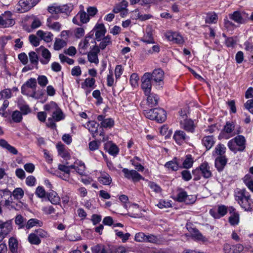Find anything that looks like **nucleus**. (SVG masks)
Instances as JSON below:
<instances>
[{
  "instance_id": "1",
  "label": "nucleus",
  "mask_w": 253,
  "mask_h": 253,
  "mask_svg": "<svg viewBox=\"0 0 253 253\" xmlns=\"http://www.w3.org/2000/svg\"><path fill=\"white\" fill-rule=\"evenodd\" d=\"M246 140L242 135H238L234 138L230 140L227 144L229 149L236 153L237 152H243L246 148Z\"/></svg>"
},
{
  "instance_id": "2",
  "label": "nucleus",
  "mask_w": 253,
  "mask_h": 253,
  "mask_svg": "<svg viewBox=\"0 0 253 253\" xmlns=\"http://www.w3.org/2000/svg\"><path fill=\"white\" fill-rule=\"evenodd\" d=\"M144 114L147 118L152 120H156L159 123L164 122L167 118L166 111L162 108H155L145 110Z\"/></svg>"
},
{
  "instance_id": "3",
  "label": "nucleus",
  "mask_w": 253,
  "mask_h": 253,
  "mask_svg": "<svg viewBox=\"0 0 253 253\" xmlns=\"http://www.w3.org/2000/svg\"><path fill=\"white\" fill-rule=\"evenodd\" d=\"M73 5L71 3L61 5H57L56 4H53L48 7L47 10L52 15H58L59 13H62L68 16L73 10Z\"/></svg>"
},
{
  "instance_id": "4",
  "label": "nucleus",
  "mask_w": 253,
  "mask_h": 253,
  "mask_svg": "<svg viewBox=\"0 0 253 253\" xmlns=\"http://www.w3.org/2000/svg\"><path fill=\"white\" fill-rule=\"evenodd\" d=\"M151 75L150 73H145L141 78V87L143 90L145 95L150 94L151 92Z\"/></svg>"
},
{
  "instance_id": "5",
  "label": "nucleus",
  "mask_w": 253,
  "mask_h": 253,
  "mask_svg": "<svg viewBox=\"0 0 253 253\" xmlns=\"http://www.w3.org/2000/svg\"><path fill=\"white\" fill-rule=\"evenodd\" d=\"M11 220L3 222L0 220V242L11 232L12 227Z\"/></svg>"
},
{
  "instance_id": "6",
  "label": "nucleus",
  "mask_w": 253,
  "mask_h": 253,
  "mask_svg": "<svg viewBox=\"0 0 253 253\" xmlns=\"http://www.w3.org/2000/svg\"><path fill=\"white\" fill-rule=\"evenodd\" d=\"M39 1V0H20L18 1V5L21 9L18 8L17 10L20 13L27 11L35 6Z\"/></svg>"
},
{
  "instance_id": "7",
  "label": "nucleus",
  "mask_w": 253,
  "mask_h": 253,
  "mask_svg": "<svg viewBox=\"0 0 253 253\" xmlns=\"http://www.w3.org/2000/svg\"><path fill=\"white\" fill-rule=\"evenodd\" d=\"M201 172L203 176L205 178H209L211 176V172L210 170V168L209 164L207 162L202 163L199 168L193 170L192 173L195 174L196 172Z\"/></svg>"
},
{
  "instance_id": "8",
  "label": "nucleus",
  "mask_w": 253,
  "mask_h": 253,
  "mask_svg": "<svg viewBox=\"0 0 253 253\" xmlns=\"http://www.w3.org/2000/svg\"><path fill=\"white\" fill-rule=\"evenodd\" d=\"M175 200L179 202H185L186 204H192L195 202L196 198L193 195H188L187 192L182 190L178 193Z\"/></svg>"
},
{
  "instance_id": "9",
  "label": "nucleus",
  "mask_w": 253,
  "mask_h": 253,
  "mask_svg": "<svg viewBox=\"0 0 253 253\" xmlns=\"http://www.w3.org/2000/svg\"><path fill=\"white\" fill-rule=\"evenodd\" d=\"M173 139L177 144L181 145L189 139V136L183 130H177L173 134Z\"/></svg>"
},
{
  "instance_id": "10",
  "label": "nucleus",
  "mask_w": 253,
  "mask_h": 253,
  "mask_svg": "<svg viewBox=\"0 0 253 253\" xmlns=\"http://www.w3.org/2000/svg\"><path fill=\"white\" fill-rule=\"evenodd\" d=\"M123 172L126 178L131 179L133 182H137L141 179H144V178L135 170H129L127 169L124 168L122 169Z\"/></svg>"
},
{
  "instance_id": "11",
  "label": "nucleus",
  "mask_w": 253,
  "mask_h": 253,
  "mask_svg": "<svg viewBox=\"0 0 253 253\" xmlns=\"http://www.w3.org/2000/svg\"><path fill=\"white\" fill-rule=\"evenodd\" d=\"M11 12L6 11L2 16H0V25L3 27H8L13 25L15 22L11 18Z\"/></svg>"
},
{
  "instance_id": "12",
  "label": "nucleus",
  "mask_w": 253,
  "mask_h": 253,
  "mask_svg": "<svg viewBox=\"0 0 253 253\" xmlns=\"http://www.w3.org/2000/svg\"><path fill=\"white\" fill-rule=\"evenodd\" d=\"M181 128L188 132L193 133L195 131V126L194 122L190 119L181 120L179 122Z\"/></svg>"
},
{
  "instance_id": "13",
  "label": "nucleus",
  "mask_w": 253,
  "mask_h": 253,
  "mask_svg": "<svg viewBox=\"0 0 253 253\" xmlns=\"http://www.w3.org/2000/svg\"><path fill=\"white\" fill-rule=\"evenodd\" d=\"M235 128V123L233 121H228L226 122L224 126L223 132L227 134L232 133L231 136H234L236 134H239L241 133L240 128H239L236 131H234Z\"/></svg>"
},
{
  "instance_id": "14",
  "label": "nucleus",
  "mask_w": 253,
  "mask_h": 253,
  "mask_svg": "<svg viewBox=\"0 0 253 253\" xmlns=\"http://www.w3.org/2000/svg\"><path fill=\"white\" fill-rule=\"evenodd\" d=\"M93 30L95 32V40L100 41L105 37L106 30L103 24H97Z\"/></svg>"
},
{
  "instance_id": "15",
  "label": "nucleus",
  "mask_w": 253,
  "mask_h": 253,
  "mask_svg": "<svg viewBox=\"0 0 253 253\" xmlns=\"http://www.w3.org/2000/svg\"><path fill=\"white\" fill-rule=\"evenodd\" d=\"M244 249L243 245L241 244L235 245L226 244L224 246V250L225 253H240L243 251Z\"/></svg>"
},
{
  "instance_id": "16",
  "label": "nucleus",
  "mask_w": 253,
  "mask_h": 253,
  "mask_svg": "<svg viewBox=\"0 0 253 253\" xmlns=\"http://www.w3.org/2000/svg\"><path fill=\"white\" fill-rule=\"evenodd\" d=\"M250 196L245 189H237L234 191L235 199L239 204Z\"/></svg>"
},
{
  "instance_id": "17",
  "label": "nucleus",
  "mask_w": 253,
  "mask_h": 253,
  "mask_svg": "<svg viewBox=\"0 0 253 253\" xmlns=\"http://www.w3.org/2000/svg\"><path fill=\"white\" fill-rule=\"evenodd\" d=\"M97 119L100 122V126L102 127L111 128L114 125V121L112 118L105 119V116L102 115H99Z\"/></svg>"
},
{
  "instance_id": "18",
  "label": "nucleus",
  "mask_w": 253,
  "mask_h": 253,
  "mask_svg": "<svg viewBox=\"0 0 253 253\" xmlns=\"http://www.w3.org/2000/svg\"><path fill=\"white\" fill-rule=\"evenodd\" d=\"M59 16L58 15H52L47 19V26L50 29L56 31H59L61 29V25L58 22H52L53 19H58Z\"/></svg>"
},
{
  "instance_id": "19",
  "label": "nucleus",
  "mask_w": 253,
  "mask_h": 253,
  "mask_svg": "<svg viewBox=\"0 0 253 253\" xmlns=\"http://www.w3.org/2000/svg\"><path fill=\"white\" fill-rule=\"evenodd\" d=\"M166 36L169 41L172 42L173 43L181 44L183 42L182 37L177 33L168 32L166 33Z\"/></svg>"
},
{
  "instance_id": "20",
  "label": "nucleus",
  "mask_w": 253,
  "mask_h": 253,
  "mask_svg": "<svg viewBox=\"0 0 253 253\" xmlns=\"http://www.w3.org/2000/svg\"><path fill=\"white\" fill-rule=\"evenodd\" d=\"M151 79L156 83H159L163 81L164 77V72L160 68L155 69L153 73L151 74Z\"/></svg>"
},
{
  "instance_id": "21",
  "label": "nucleus",
  "mask_w": 253,
  "mask_h": 253,
  "mask_svg": "<svg viewBox=\"0 0 253 253\" xmlns=\"http://www.w3.org/2000/svg\"><path fill=\"white\" fill-rule=\"evenodd\" d=\"M227 159L225 156H219L215 159V166L219 171H222L226 166Z\"/></svg>"
},
{
  "instance_id": "22",
  "label": "nucleus",
  "mask_w": 253,
  "mask_h": 253,
  "mask_svg": "<svg viewBox=\"0 0 253 253\" xmlns=\"http://www.w3.org/2000/svg\"><path fill=\"white\" fill-rule=\"evenodd\" d=\"M239 205L246 211H253V201L251 199V196L241 202Z\"/></svg>"
},
{
  "instance_id": "23",
  "label": "nucleus",
  "mask_w": 253,
  "mask_h": 253,
  "mask_svg": "<svg viewBox=\"0 0 253 253\" xmlns=\"http://www.w3.org/2000/svg\"><path fill=\"white\" fill-rule=\"evenodd\" d=\"M147 96V103L148 105L152 107L158 105L159 97L158 95L150 92V94L146 95Z\"/></svg>"
},
{
  "instance_id": "24",
  "label": "nucleus",
  "mask_w": 253,
  "mask_h": 253,
  "mask_svg": "<svg viewBox=\"0 0 253 253\" xmlns=\"http://www.w3.org/2000/svg\"><path fill=\"white\" fill-rule=\"evenodd\" d=\"M40 49L42 50V55L44 58L41 59L40 62L44 65L47 64L50 61L51 58V53L49 51L43 46H41Z\"/></svg>"
},
{
  "instance_id": "25",
  "label": "nucleus",
  "mask_w": 253,
  "mask_h": 253,
  "mask_svg": "<svg viewBox=\"0 0 253 253\" xmlns=\"http://www.w3.org/2000/svg\"><path fill=\"white\" fill-rule=\"evenodd\" d=\"M202 141V144L206 147L207 150L210 149L215 143L214 138L212 135H209L204 137Z\"/></svg>"
},
{
  "instance_id": "26",
  "label": "nucleus",
  "mask_w": 253,
  "mask_h": 253,
  "mask_svg": "<svg viewBox=\"0 0 253 253\" xmlns=\"http://www.w3.org/2000/svg\"><path fill=\"white\" fill-rule=\"evenodd\" d=\"M141 41L146 44L154 43L155 42L154 39L153 34L150 30H146V33L140 40Z\"/></svg>"
},
{
  "instance_id": "27",
  "label": "nucleus",
  "mask_w": 253,
  "mask_h": 253,
  "mask_svg": "<svg viewBox=\"0 0 253 253\" xmlns=\"http://www.w3.org/2000/svg\"><path fill=\"white\" fill-rule=\"evenodd\" d=\"M37 86V80L35 78H30L26 81L25 84L21 87V92L24 94L25 88L26 87L36 89Z\"/></svg>"
},
{
  "instance_id": "28",
  "label": "nucleus",
  "mask_w": 253,
  "mask_h": 253,
  "mask_svg": "<svg viewBox=\"0 0 253 253\" xmlns=\"http://www.w3.org/2000/svg\"><path fill=\"white\" fill-rule=\"evenodd\" d=\"M30 64L34 66L36 69H38V65L39 58L37 54L34 51H31L29 53Z\"/></svg>"
},
{
  "instance_id": "29",
  "label": "nucleus",
  "mask_w": 253,
  "mask_h": 253,
  "mask_svg": "<svg viewBox=\"0 0 253 253\" xmlns=\"http://www.w3.org/2000/svg\"><path fill=\"white\" fill-rule=\"evenodd\" d=\"M243 180L246 186L253 192V177L250 174H246Z\"/></svg>"
},
{
  "instance_id": "30",
  "label": "nucleus",
  "mask_w": 253,
  "mask_h": 253,
  "mask_svg": "<svg viewBox=\"0 0 253 253\" xmlns=\"http://www.w3.org/2000/svg\"><path fill=\"white\" fill-rule=\"evenodd\" d=\"M9 249L12 253H16L18 250V242L17 240L11 237L9 239L8 242Z\"/></svg>"
},
{
  "instance_id": "31",
  "label": "nucleus",
  "mask_w": 253,
  "mask_h": 253,
  "mask_svg": "<svg viewBox=\"0 0 253 253\" xmlns=\"http://www.w3.org/2000/svg\"><path fill=\"white\" fill-rule=\"evenodd\" d=\"M98 181L103 185H108L111 183L112 179L108 174L103 173L98 177Z\"/></svg>"
},
{
  "instance_id": "32",
  "label": "nucleus",
  "mask_w": 253,
  "mask_h": 253,
  "mask_svg": "<svg viewBox=\"0 0 253 253\" xmlns=\"http://www.w3.org/2000/svg\"><path fill=\"white\" fill-rule=\"evenodd\" d=\"M28 241L32 245H39L41 243V239L34 232L30 233L28 238Z\"/></svg>"
},
{
  "instance_id": "33",
  "label": "nucleus",
  "mask_w": 253,
  "mask_h": 253,
  "mask_svg": "<svg viewBox=\"0 0 253 253\" xmlns=\"http://www.w3.org/2000/svg\"><path fill=\"white\" fill-rule=\"evenodd\" d=\"M229 18L238 23H242L244 22V19L241 16V13L238 11L229 14Z\"/></svg>"
},
{
  "instance_id": "34",
  "label": "nucleus",
  "mask_w": 253,
  "mask_h": 253,
  "mask_svg": "<svg viewBox=\"0 0 253 253\" xmlns=\"http://www.w3.org/2000/svg\"><path fill=\"white\" fill-rule=\"evenodd\" d=\"M128 3L126 0H123L119 4H117L113 8V11L115 13H118L126 9Z\"/></svg>"
},
{
  "instance_id": "35",
  "label": "nucleus",
  "mask_w": 253,
  "mask_h": 253,
  "mask_svg": "<svg viewBox=\"0 0 253 253\" xmlns=\"http://www.w3.org/2000/svg\"><path fill=\"white\" fill-rule=\"evenodd\" d=\"M47 198L49 201L52 204L56 205L59 203L60 199L57 194L55 192H52L47 194Z\"/></svg>"
},
{
  "instance_id": "36",
  "label": "nucleus",
  "mask_w": 253,
  "mask_h": 253,
  "mask_svg": "<svg viewBox=\"0 0 253 253\" xmlns=\"http://www.w3.org/2000/svg\"><path fill=\"white\" fill-rule=\"evenodd\" d=\"M99 44V48L101 50L104 49L107 46L112 44V41L110 36H107L104 37L101 40Z\"/></svg>"
},
{
  "instance_id": "37",
  "label": "nucleus",
  "mask_w": 253,
  "mask_h": 253,
  "mask_svg": "<svg viewBox=\"0 0 253 253\" xmlns=\"http://www.w3.org/2000/svg\"><path fill=\"white\" fill-rule=\"evenodd\" d=\"M11 117L12 121L16 123L21 122L23 119L22 113L18 110L13 111L11 114Z\"/></svg>"
},
{
  "instance_id": "38",
  "label": "nucleus",
  "mask_w": 253,
  "mask_h": 253,
  "mask_svg": "<svg viewBox=\"0 0 253 253\" xmlns=\"http://www.w3.org/2000/svg\"><path fill=\"white\" fill-rule=\"evenodd\" d=\"M165 167L172 170L176 171L178 170L179 166L177 158H174L172 161L167 162L165 164Z\"/></svg>"
},
{
  "instance_id": "39",
  "label": "nucleus",
  "mask_w": 253,
  "mask_h": 253,
  "mask_svg": "<svg viewBox=\"0 0 253 253\" xmlns=\"http://www.w3.org/2000/svg\"><path fill=\"white\" fill-rule=\"evenodd\" d=\"M37 225L41 227L42 225V222L37 219L31 218L27 222L25 227L27 229H30Z\"/></svg>"
},
{
  "instance_id": "40",
  "label": "nucleus",
  "mask_w": 253,
  "mask_h": 253,
  "mask_svg": "<svg viewBox=\"0 0 253 253\" xmlns=\"http://www.w3.org/2000/svg\"><path fill=\"white\" fill-rule=\"evenodd\" d=\"M64 114L60 108H58L56 111L53 112V113H52V119L55 121H60L64 119Z\"/></svg>"
},
{
  "instance_id": "41",
  "label": "nucleus",
  "mask_w": 253,
  "mask_h": 253,
  "mask_svg": "<svg viewBox=\"0 0 253 253\" xmlns=\"http://www.w3.org/2000/svg\"><path fill=\"white\" fill-rule=\"evenodd\" d=\"M26 219L24 218L21 214L16 216L15 219V224L19 226V228H23L26 225Z\"/></svg>"
},
{
  "instance_id": "42",
  "label": "nucleus",
  "mask_w": 253,
  "mask_h": 253,
  "mask_svg": "<svg viewBox=\"0 0 253 253\" xmlns=\"http://www.w3.org/2000/svg\"><path fill=\"white\" fill-rule=\"evenodd\" d=\"M59 108L57 104L53 101H51L49 103L44 106V109L45 111L51 112L52 113H53V112L56 111Z\"/></svg>"
},
{
  "instance_id": "43",
  "label": "nucleus",
  "mask_w": 253,
  "mask_h": 253,
  "mask_svg": "<svg viewBox=\"0 0 253 253\" xmlns=\"http://www.w3.org/2000/svg\"><path fill=\"white\" fill-rule=\"evenodd\" d=\"M77 16H79L82 23H86L89 20L88 15L84 10H81L78 13Z\"/></svg>"
},
{
  "instance_id": "44",
  "label": "nucleus",
  "mask_w": 253,
  "mask_h": 253,
  "mask_svg": "<svg viewBox=\"0 0 253 253\" xmlns=\"http://www.w3.org/2000/svg\"><path fill=\"white\" fill-rule=\"evenodd\" d=\"M194 161L191 155H187L183 162V167L185 169H189L192 167Z\"/></svg>"
},
{
  "instance_id": "45",
  "label": "nucleus",
  "mask_w": 253,
  "mask_h": 253,
  "mask_svg": "<svg viewBox=\"0 0 253 253\" xmlns=\"http://www.w3.org/2000/svg\"><path fill=\"white\" fill-rule=\"evenodd\" d=\"M217 15L215 13H208L205 19L206 23H215L217 21Z\"/></svg>"
},
{
  "instance_id": "46",
  "label": "nucleus",
  "mask_w": 253,
  "mask_h": 253,
  "mask_svg": "<svg viewBox=\"0 0 253 253\" xmlns=\"http://www.w3.org/2000/svg\"><path fill=\"white\" fill-rule=\"evenodd\" d=\"M87 126L89 131L93 135L97 132L99 124L94 121H90L88 122Z\"/></svg>"
},
{
  "instance_id": "47",
  "label": "nucleus",
  "mask_w": 253,
  "mask_h": 253,
  "mask_svg": "<svg viewBox=\"0 0 253 253\" xmlns=\"http://www.w3.org/2000/svg\"><path fill=\"white\" fill-rule=\"evenodd\" d=\"M66 45V42L61 39H56L54 43V49L59 50Z\"/></svg>"
},
{
  "instance_id": "48",
  "label": "nucleus",
  "mask_w": 253,
  "mask_h": 253,
  "mask_svg": "<svg viewBox=\"0 0 253 253\" xmlns=\"http://www.w3.org/2000/svg\"><path fill=\"white\" fill-rule=\"evenodd\" d=\"M109 147L108 152L112 155H116L119 152L118 147L114 144L108 143L106 145V147Z\"/></svg>"
},
{
  "instance_id": "49",
  "label": "nucleus",
  "mask_w": 253,
  "mask_h": 253,
  "mask_svg": "<svg viewBox=\"0 0 253 253\" xmlns=\"http://www.w3.org/2000/svg\"><path fill=\"white\" fill-rule=\"evenodd\" d=\"M89 45L88 40L85 38V39L82 41L79 44V51L80 52L83 54L86 53L85 49Z\"/></svg>"
},
{
  "instance_id": "50",
  "label": "nucleus",
  "mask_w": 253,
  "mask_h": 253,
  "mask_svg": "<svg viewBox=\"0 0 253 253\" xmlns=\"http://www.w3.org/2000/svg\"><path fill=\"white\" fill-rule=\"evenodd\" d=\"M229 222L232 225H237L239 222V214L234 212L229 217Z\"/></svg>"
},
{
  "instance_id": "51",
  "label": "nucleus",
  "mask_w": 253,
  "mask_h": 253,
  "mask_svg": "<svg viewBox=\"0 0 253 253\" xmlns=\"http://www.w3.org/2000/svg\"><path fill=\"white\" fill-rule=\"evenodd\" d=\"M18 108L22 115H26L31 112V110L29 105L26 104H19Z\"/></svg>"
},
{
  "instance_id": "52",
  "label": "nucleus",
  "mask_w": 253,
  "mask_h": 253,
  "mask_svg": "<svg viewBox=\"0 0 253 253\" xmlns=\"http://www.w3.org/2000/svg\"><path fill=\"white\" fill-rule=\"evenodd\" d=\"M37 81L39 84L42 87H45L48 83L47 77L44 75L39 76Z\"/></svg>"
},
{
  "instance_id": "53",
  "label": "nucleus",
  "mask_w": 253,
  "mask_h": 253,
  "mask_svg": "<svg viewBox=\"0 0 253 253\" xmlns=\"http://www.w3.org/2000/svg\"><path fill=\"white\" fill-rule=\"evenodd\" d=\"M95 80L93 78H86L83 84H82V87L84 88V86L88 87L90 88H94V85L95 84Z\"/></svg>"
},
{
  "instance_id": "54",
  "label": "nucleus",
  "mask_w": 253,
  "mask_h": 253,
  "mask_svg": "<svg viewBox=\"0 0 253 253\" xmlns=\"http://www.w3.org/2000/svg\"><path fill=\"white\" fill-rule=\"evenodd\" d=\"M226 147L223 144H218L215 148V152L219 156H223V155L225 153Z\"/></svg>"
},
{
  "instance_id": "55",
  "label": "nucleus",
  "mask_w": 253,
  "mask_h": 253,
  "mask_svg": "<svg viewBox=\"0 0 253 253\" xmlns=\"http://www.w3.org/2000/svg\"><path fill=\"white\" fill-rule=\"evenodd\" d=\"M139 80V77L137 75V74L135 73H133L130 77V83L132 86L135 87L136 86H138V82Z\"/></svg>"
},
{
  "instance_id": "56",
  "label": "nucleus",
  "mask_w": 253,
  "mask_h": 253,
  "mask_svg": "<svg viewBox=\"0 0 253 253\" xmlns=\"http://www.w3.org/2000/svg\"><path fill=\"white\" fill-rule=\"evenodd\" d=\"M13 196L16 199H20L24 196V191L21 188H16L12 193Z\"/></svg>"
},
{
  "instance_id": "57",
  "label": "nucleus",
  "mask_w": 253,
  "mask_h": 253,
  "mask_svg": "<svg viewBox=\"0 0 253 253\" xmlns=\"http://www.w3.org/2000/svg\"><path fill=\"white\" fill-rule=\"evenodd\" d=\"M34 232L39 238H46L49 236L48 233L46 231L41 228L36 230Z\"/></svg>"
},
{
  "instance_id": "58",
  "label": "nucleus",
  "mask_w": 253,
  "mask_h": 253,
  "mask_svg": "<svg viewBox=\"0 0 253 253\" xmlns=\"http://www.w3.org/2000/svg\"><path fill=\"white\" fill-rule=\"evenodd\" d=\"M11 96V91L10 89H5L0 92V99L9 98Z\"/></svg>"
},
{
  "instance_id": "59",
  "label": "nucleus",
  "mask_w": 253,
  "mask_h": 253,
  "mask_svg": "<svg viewBox=\"0 0 253 253\" xmlns=\"http://www.w3.org/2000/svg\"><path fill=\"white\" fill-rule=\"evenodd\" d=\"M29 40L30 43L34 46H37L40 44V39L34 35H30Z\"/></svg>"
},
{
  "instance_id": "60",
  "label": "nucleus",
  "mask_w": 253,
  "mask_h": 253,
  "mask_svg": "<svg viewBox=\"0 0 253 253\" xmlns=\"http://www.w3.org/2000/svg\"><path fill=\"white\" fill-rule=\"evenodd\" d=\"M88 60L91 63H97L98 62V59L97 55L96 53L89 52L87 55Z\"/></svg>"
},
{
  "instance_id": "61",
  "label": "nucleus",
  "mask_w": 253,
  "mask_h": 253,
  "mask_svg": "<svg viewBox=\"0 0 253 253\" xmlns=\"http://www.w3.org/2000/svg\"><path fill=\"white\" fill-rule=\"evenodd\" d=\"M58 169L61 171L64 172L67 174V178L69 177L70 173V167L65 165L59 164L58 166Z\"/></svg>"
},
{
  "instance_id": "62",
  "label": "nucleus",
  "mask_w": 253,
  "mask_h": 253,
  "mask_svg": "<svg viewBox=\"0 0 253 253\" xmlns=\"http://www.w3.org/2000/svg\"><path fill=\"white\" fill-rule=\"evenodd\" d=\"M192 236L196 240L199 241H202L204 242L206 240V238L198 230H194V233L192 235Z\"/></svg>"
},
{
  "instance_id": "63",
  "label": "nucleus",
  "mask_w": 253,
  "mask_h": 253,
  "mask_svg": "<svg viewBox=\"0 0 253 253\" xmlns=\"http://www.w3.org/2000/svg\"><path fill=\"white\" fill-rule=\"evenodd\" d=\"M36 194L39 198H43L45 197L46 193L42 187L38 186L36 189Z\"/></svg>"
},
{
  "instance_id": "64",
  "label": "nucleus",
  "mask_w": 253,
  "mask_h": 253,
  "mask_svg": "<svg viewBox=\"0 0 253 253\" xmlns=\"http://www.w3.org/2000/svg\"><path fill=\"white\" fill-rule=\"evenodd\" d=\"M92 253H106L104 248H102L99 245H97L91 248Z\"/></svg>"
}]
</instances>
